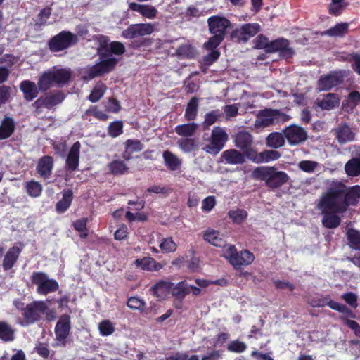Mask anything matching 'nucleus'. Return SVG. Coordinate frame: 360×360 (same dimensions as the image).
I'll use <instances>...</instances> for the list:
<instances>
[{
  "label": "nucleus",
  "instance_id": "obj_40",
  "mask_svg": "<svg viewBox=\"0 0 360 360\" xmlns=\"http://www.w3.org/2000/svg\"><path fill=\"white\" fill-rule=\"evenodd\" d=\"M198 98L193 97L187 104L184 117L186 120L191 121L196 118L198 110Z\"/></svg>",
  "mask_w": 360,
  "mask_h": 360
},
{
  "label": "nucleus",
  "instance_id": "obj_37",
  "mask_svg": "<svg viewBox=\"0 0 360 360\" xmlns=\"http://www.w3.org/2000/svg\"><path fill=\"white\" fill-rule=\"evenodd\" d=\"M198 127L195 122L178 125L175 127V132L184 137H190L195 134Z\"/></svg>",
  "mask_w": 360,
  "mask_h": 360
},
{
  "label": "nucleus",
  "instance_id": "obj_19",
  "mask_svg": "<svg viewBox=\"0 0 360 360\" xmlns=\"http://www.w3.org/2000/svg\"><path fill=\"white\" fill-rule=\"evenodd\" d=\"M288 45V41L283 38L271 41L268 46V52L279 51L284 57L290 58L293 55L294 51Z\"/></svg>",
  "mask_w": 360,
  "mask_h": 360
},
{
  "label": "nucleus",
  "instance_id": "obj_26",
  "mask_svg": "<svg viewBox=\"0 0 360 360\" xmlns=\"http://www.w3.org/2000/svg\"><path fill=\"white\" fill-rule=\"evenodd\" d=\"M15 127V124L13 119L6 116L0 124V140L10 137L13 133Z\"/></svg>",
  "mask_w": 360,
  "mask_h": 360
},
{
  "label": "nucleus",
  "instance_id": "obj_48",
  "mask_svg": "<svg viewBox=\"0 0 360 360\" xmlns=\"http://www.w3.org/2000/svg\"><path fill=\"white\" fill-rule=\"evenodd\" d=\"M208 51H210V52L205 56L202 58V60L201 62L202 71L205 72L206 69L211 65L214 61H216L218 58L219 57L220 53L214 50V49H208L207 47H205Z\"/></svg>",
  "mask_w": 360,
  "mask_h": 360
},
{
  "label": "nucleus",
  "instance_id": "obj_63",
  "mask_svg": "<svg viewBox=\"0 0 360 360\" xmlns=\"http://www.w3.org/2000/svg\"><path fill=\"white\" fill-rule=\"evenodd\" d=\"M342 319L349 328L354 331L356 335H360V326L356 321L350 320L345 316H342Z\"/></svg>",
  "mask_w": 360,
  "mask_h": 360
},
{
  "label": "nucleus",
  "instance_id": "obj_31",
  "mask_svg": "<svg viewBox=\"0 0 360 360\" xmlns=\"http://www.w3.org/2000/svg\"><path fill=\"white\" fill-rule=\"evenodd\" d=\"M224 160L231 165L242 164L245 162L244 155L236 149H229L222 153Z\"/></svg>",
  "mask_w": 360,
  "mask_h": 360
},
{
  "label": "nucleus",
  "instance_id": "obj_13",
  "mask_svg": "<svg viewBox=\"0 0 360 360\" xmlns=\"http://www.w3.org/2000/svg\"><path fill=\"white\" fill-rule=\"evenodd\" d=\"M323 201V194L321 196L320 202L318 204L319 210H321L323 217L322 219L323 225L328 229H334L338 227L340 224V218L336 215V213H342L345 211H336L332 209L326 210L322 205Z\"/></svg>",
  "mask_w": 360,
  "mask_h": 360
},
{
  "label": "nucleus",
  "instance_id": "obj_28",
  "mask_svg": "<svg viewBox=\"0 0 360 360\" xmlns=\"http://www.w3.org/2000/svg\"><path fill=\"white\" fill-rule=\"evenodd\" d=\"M20 253V249L16 246H13L8 250L4 256L3 261L2 265L4 270H9L13 266L19 257Z\"/></svg>",
  "mask_w": 360,
  "mask_h": 360
},
{
  "label": "nucleus",
  "instance_id": "obj_2",
  "mask_svg": "<svg viewBox=\"0 0 360 360\" xmlns=\"http://www.w3.org/2000/svg\"><path fill=\"white\" fill-rule=\"evenodd\" d=\"M96 39L99 44L97 49L101 61L87 69L86 75L84 76L86 80L92 79L111 71L117 63V60L112 54L120 56L125 51V47L121 42L108 43V39L103 36L97 37Z\"/></svg>",
  "mask_w": 360,
  "mask_h": 360
},
{
  "label": "nucleus",
  "instance_id": "obj_59",
  "mask_svg": "<svg viewBox=\"0 0 360 360\" xmlns=\"http://www.w3.org/2000/svg\"><path fill=\"white\" fill-rule=\"evenodd\" d=\"M178 144L185 153H191L194 149V141L192 139H181L178 141Z\"/></svg>",
  "mask_w": 360,
  "mask_h": 360
},
{
  "label": "nucleus",
  "instance_id": "obj_21",
  "mask_svg": "<svg viewBox=\"0 0 360 360\" xmlns=\"http://www.w3.org/2000/svg\"><path fill=\"white\" fill-rule=\"evenodd\" d=\"M136 267L147 271H158L160 270L163 265L156 262L153 258L145 257L141 259H137L134 262Z\"/></svg>",
  "mask_w": 360,
  "mask_h": 360
},
{
  "label": "nucleus",
  "instance_id": "obj_41",
  "mask_svg": "<svg viewBox=\"0 0 360 360\" xmlns=\"http://www.w3.org/2000/svg\"><path fill=\"white\" fill-rule=\"evenodd\" d=\"M223 117V112L219 109L212 110L205 115V120L202 123L204 129H208L211 125L219 121Z\"/></svg>",
  "mask_w": 360,
  "mask_h": 360
},
{
  "label": "nucleus",
  "instance_id": "obj_42",
  "mask_svg": "<svg viewBox=\"0 0 360 360\" xmlns=\"http://www.w3.org/2000/svg\"><path fill=\"white\" fill-rule=\"evenodd\" d=\"M346 174L350 176H356L360 174V157L354 158L347 162L345 165Z\"/></svg>",
  "mask_w": 360,
  "mask_h": 360
},
{
  "label": "nucleus",
  "instance_id": "obj_47",
  "mask_svg": "<svg viewBox=\"0 0 360 360\" xmlns=\"http://www.w3.org/2000/svg\"><path fill=\"white\" fill-rule=\"evenodd\" d=\"M189 293L190 287L185 281L179 282L176 285L172 283V295L180 298H184L186 295H188Z\"/></svg>",
  "mask_w": 360,
  "mask_h": 360
},
{
  "label": "nucleus",
  "instance_id": "obj_44",
  "mask_svg": "<svg viewBox=\"0 0 360 360\" xmlns=\"http://www.w3.org/2000/svg\"><path fill=\"white\" fill-rule=\"evenodd\" d=\"M72 200V191L68 190L64 191L63 198L56 204V210L59 213L65 212L70 207Z\"/></svg>",
  "mask_w": 360,
  "mask_h": 360
},
{
  "label": "nucleus",
  "instance_id": "obj_22",
  "mask_svg": "<svg viewBox=\"0 0 360 360\" xmlns=\"http://www.w3.org/2000/svg\"><path fill=\"white\" fill-rule=\"evenodd\" d=\"M316 104L322 110H330L338 106L340 98L337 94L329 93L324 95L322 98H317Z\"/></svg>",
  "mask_w": 360,
  "mask_h": 360
},
{
  "label": "nucleus",
  "instance_id": "obj_8",
  "mask_svg": "<svg viewBox=\"0 0 360 360\" xmlns=\"http://www.w3.org/2000/svg\"><path fill=\"white\" fill-rule=\"evenodd\" d=\"M77 41V37L72 33L63 31L55 36L49 42V48L52 51L64 50Z\"/></svg>",
  "mask_w": 360,
  "mask_h": 360
},
{
  "label": "nucleus",
  "instance_id": "obj_49",
  "mask_svg": "<svg viewBox=\"0 0 360 360\" xmlns=\"http://www.w3.org/2000/svg\"><path fill=\"white\" fill-rule=\"evenodd\" d=\"M108 168L113 174H124L128 170L126 164L121 160H113L108 164Z\"/></svg>",
  "mask_w": 360,
  "mask_h": 360
},
{
  "label": "nucleus",
  "instance_id": "obj_29",
  "mask_svg": "<svg viewBox=\"0 0 360 360\" xmlns=\"http://www.w3.org/2000/svg\"><path fill=\"white\" fill-rule=\"evenodd\" d=\"M203 238L209 243L217 247H223L224 248L225 246H227L219 233L214 229L206 230L204 232Z\"/></svg>",
  "mask_w": 360,
  "mask_h": 360
},
{
  "label": "nucleus",
  "instance_id": "obj_55",
  "mask_svg": "<svg viewBox=\"0 0 360 360\" xmlns=\"http://www.w3.org/2000/svg\"><path fill=\"white\" fill-rule=\"evenodd\" d=\"M26 190L30 196L38 197L42 191V186L39 183L31 181L27 184Z\"/></svg>",
  "mask_w": 360,
  "mask_h": 360
},
{
  "label": "nucleus",
  "instance_id": "obj_1",
  "mask_svg": "<svg viewBox=\"0 0 360 360\" xmlns=\"http://www.w3.org/2000/svg\"><path fill=\"white\" fill-rule=\"evenodd\" d=\"M359 198L360 186L347 188L342 182L333 180L328 182L327 191L323 193L322 205L325 210L345 211L349 205H356Z\"/></svg>",
  "mask_w": 360,
  "mask_h": 360
},
{
  "label": "nucleus",
  "instance_id": "obj_18",
  "mask_svg": "<svg viewBox=\"0 0 360 360\" xmlns=\"http://www.w3.org/2000/svg\"><path fill=\"white\" fill-rule=\"evenodd\" d=\"M129 8L139 13L142 17L152 20L156 18L158 13V9L150 4H141L135 2H130L128 4Z\"/></svg>",
  "mask_w": 360,
  "mask_h": 360
},
{
  "label": "nucleus",
  "instance_id": "obj_62",
  "mask_svg": "<svg viewBox=\"0 0 360 360\" xmlns=\"http://www.w3.org/2000/svg\"><path fill=\"white\" fill-rule=\"evenodd\" d=\"M246 348L247 346L244 342L238 340L231 342L228 347L229 351L234 352H243Z\"/></svg>",
  "mask_w": 360,
  "mask_h": 360
},
{
  "label": "nucleus",
  "instance_id": "obj_6",
  "mask_svg": "<svg viewBox=\"0 0 360 360\" xmlns=\"http://www.w3.org/2000/svg\"><path fill=\"white\" fill-rule=\"evenodd\" d=\"M228 138V134L223 128L215 127L211 133L210 143L205 145L202 149L209 154L217 155L222 150Z\"/></svg>",
  "mask_w": 360,
  "mask_h": 360
},
{
  "label": "nucleus",
  "instance_id": "obj_52",
  "mask_svg": "<svg viewBox=\"0 0 360 360\" xmlns=\"http://www.w3.org/2000/svg\"><path fill=\"white\" fill-rule=\"evenodd\" d=\"M229 217L235 224H241L248 217V212L244 210L237 209L230 210L228 212Z\"/></svg>",
  "mask_w": 360,
  "mask_h": 360
},
{
  "label": "nucleus",
  "instance_id": "obj_64",
  "mask_svg": "<svg viewBox=\"0 0 360 360\" xmlns=\"http://www.w3.org/2000/svg\"><path fill=\"white\" fill-rule=\"evenodd\" d=\"M347 102L351 108H353L360 103V93L356 91H352L349 96Z\"/></svg>",
  "mask_w": 360,
  "mask_h": 360
},
{
  "label": "nucleus",
  "instance_id": "obj_9",
  "mask_svg": "<svg viewBox=\"0 0 360 360\" xmlns=\"http://www.w3.org/2000/svg\"><path fill=\"white\" fill-rule=\"evenodd\" d=\"M281 115L279 110L271 109L262 110L257 115L254 127L259 129L273 125L279 121Z\"/></svg>",
  "mask_w": 360,
  "mask_h": 360
},
{
  "label": "nucleus",
  "instance_id": "obj_34",
  "mask_svg": "<svg viewBox=\"0 0 360 360\" xmlns=\"http://www.w3.org/2000/svg\"><path fill=\"white\" fill-rule=\"evenodd\" d=\"M55 84L54 77L51 70L42 73L38 80V89L40 91H46Z\"/></svg>",
  "mask_w": 360,
  "mask_h": 360
},
{
  "label": "nucleus",
  "instance_id": "obj_17",
  "mask_svg": "<svg viewBox=\"0 0 360 360\" xmlns=\"http://www.w3.org/2000/svg\"><path fill=\"white\" fill-rule=\"evenodd\" d=\"M64 98L65 96L60 91H58L54 94L40 97L34 101L33 105L36 108H46L50 109L60 103Z\"/></svg>",
  "mask_w": 360,
  "mask_h": 360
},
{
  "label": "nucleus",
  "instance_id": "obj_36",
  "mask_svg": "<svg viewBox=\"0 0 360 360\" xmlns=\"http://www.w3.org/2000/svg\"><path fill=\"white\" fill-rule=\"evenodd\" d=\"M125 153L123 155L125 160H130L133 153L139 152L143 149V144L136 139H128L125 143Z\"/></svg>",
  "mask_w": 360,
  "mask_h": 360
},
{
  "label": "nucleus",
  "instance_id": "obj_43",
  "mask_svg": "<svg viewBox=\"0 0 360 360\" xmlns=\"http://www.w3.org/2000/svg\"><path fill=\"white\" fill-rule=\"evenodd\" d=\"M14 338V329L7 323L0 321V339L4 342H11Z\"/></svg>",
  "mask_w": 360,
  "mask_h": 360
},
{
  "label": "nucleus",
  "instance_id": "obj_45",
  "mask_svg": "<svg viewBox=\"0 0 360 360\" xmlns=\"http://www.w3.org/2000/svg\"><path fill=\"white\" fill-rule=\"evenodd\" d=\"M349 25L347 22H341L337 24L335 26L326 30L323 34L330 37H342L348 30Z\"/></svg>",
  "mask_w": 360,
  "mask_h": 360
},
{
  "label": "nucleus",
  "instance_id": "obj_12",
  "mask_svg": "<svg viewBox=\"0 0 360 360\" xmlns=\"http://www.w3.org/2000/svg\"><path fill=\"white\" fill-rule=\"evenodd\" d=\"M345 77L344 72H333L322 76L318 81L320 91H328L342 82Z\"/></svg>",
  "mask_w": 360,
  "mask_h": 360
},
{
  "label": "nucleus",
  "instance_id": "obj_38",
  "mask_svg": "<svg viewBox=\"0 0 360 360\" xmlns=\"http://www.w3.org/2000/svg\"><path fill=\"white\" fill-rule=\"evenodd\" d=\"M273 172L274 167H258L253 170L252 177L255 180L265 181L266 184L267 180Z\"/></svg>",
  "mask_w": 360,
  "mask_h": 360
},
{
  "label": "nucleus",
  "instance_id": "obj_14",
  "mask_svg": "<svg viewBox=\"0 0 360 360\" xmlns=\"http://www.w3.org/2000/svg\"><path fill=\"white\" fill-rule=\"evenodd\" d=\"M284 136L291 146H296L304 142L307 137L304 129L297 125H291L283 131Z\"/></svg>",
  "mask_w": 360,
  "mask_h": 360
},
{
  "label": "nucleus",
  "instance_id": "obj_51",
  "mask_svg": "<svg viewBox=\"0 0 360 360\" xmlns=\"http://www.w3.org/2000/svg\"><path fill=\"white\" fill-rule=\"evenodd\" d=\"M106 86L102 83H97L92 91L91 92L89 99L93 103L99 101L105 94Z\"/></svg>",
  "mask_w": 360,
  "mask_h": 360
},
{
  "label": "nucleus",
  "instance_id": "obj_11",
  "mask_svg": "<svg viewBox=\"0 0 360 360\" xmlns=\"http://www.w3.org/2000/svg\"><path fill=\"white\" fill-rule=\"evenodd\" d=\"M153 31L154 25L152 23L133 24L122 32V36L125 39H133L149 35Z\"/></svg>",
  "mask_w": 360,
  "mask_h": 360
},
{
  "label": "nucleus",
  "instance_id": "obj_33",
  "mask_svg": "<svg viewBox=\"0 0 360 360\" xmlns=\"http://www.w3.org/2000/svg\"><path fill=\"white\" fill-rule=\"evenodd\" d=\"M335 136L338 142L341 144L354 140V134L347 125L339 126L335 129Z\"/></svg>",
  "mask_w": 360,
  "mask_h": 360
},
{
  "label": "nucleus",
  "instance_id": "obj_50",
  "mask_svg": "<svg viewBox=\"0 0 360 360\" xmlns=\"http://www.w3.org/2000/svg\"><path fill=\"white\" fill-rule=\"evenodd\" d=\"M176 54L181 58H193L195 54V51L191 45L185 44H182L176 49Z\"/></svg>",
  "mask_w": 360,
  "mask_h": 360
},
{
  "label": "nucleus",
  "instance_id": "obj_20",
  "mask_svg": "<svg viewBox=\"0 0 360 360\" xmlns=\"http://www.w3.org/2000/svg\"><path fill=\"white\" fill-rule=\"evenodd\" d=\"M81 144L79 141L75 142L71 147L66 159V167L71 171L77 169L79 160V151Z\"/></svg>",
  "mask_w": 360,
  "mask_h": 360
},
{
  "label": "nucleus",
  "instance_id": "obj_61",
  "mask_svg": "<svg viewBox=\"0 0 360 360\" xmlns=\"http://www.w3.org/2000/svg\"><path fill=\"white\" fill-rule=\"evenodd\" d=\"M127 307L132 309L140 310L144 307V302L136 297H131L128 300Z\"/></svg>",
  "mask_w": 360,
  "mask_h": 360
},
{
  "label": "nucleus",
  "instance_id": "obj_35",
  "mask_svg": "<svg viewBox=\"0 0 360 360\" xmlns=\"http://www.w3.org/2000/svg\"><path fill=\"white\" fill-rule=\"evenodd\" d=\"M172 283L159 281L152 288L153 293L160 299L165 298L168 294H172Z\"/></svg>",
  "mask_w": 360,
  "mask_h": 360
},
{
  "label": "nucleus",
  "instance_id": "obj_60",
  "mask_svg": "<svg viewBox=\"0 0 360 360\" xmlns=\"http://www.w3.org/2000/svg\"><path fill=\"white\" fill-rule=\"evenodd\" d=\"M270 41L264 35H259L255 39V45L257 49H264L268 52V46H269Z\"/></svg>",
  "mask_w": 360,
  "mask_h": 360
},
{
  "label": "nucleus",
  "instance_id": "obj_53",
  "mask_svg": "<svg viewBox=\"0 0 360 360\" xmlns=\"http://www.w3.org/2000/svg\"><path fill=\"white\" fill-rule=\"evenodd\" d=\"M347 238L350 246L356 250H360V232L349 229L347 231Z\"/></svg>",
  "mask_w": 360,
  "mask_h": 360
},
{
  "label": "nucleus",
  "instance_id": "obj_32",
  "mask_svg": "<svg viewBox=\"0 0 360 360\" xmlns=\"http://www.w3.org/2000/svg\"><path fill=\"white\" fill-rule=\"evenodd\" d=\"M325 304H327L331 309L336 310L339 312H341V313L347 315V316H349L351 318L355 317V316L352 313V311L349 308H347L345 305H344L341 303L335 302V301L330 300L326 304H325L323 302H321V301H319L317 303H311V305L314 307H323Z\"/></svg>",
  "mask_w": 360,
  "mask_h": 360
},
{
  "label": "nucleus",
  "instance_id": "obj_5",
  "mask_svg": "<svg viewBox=\"0 0 360 360\" xmlns=\"http://www.w3.org/2000/svg\"><path fill=\"white\" fill-rule=\"evenodd\" d=\"M222 255L236 269L241 266L249 265L255 259L254 255L250 251L245 250L239 254L235 246L232 245H227L224 247Z\"/></svg>",
  "mask_w": 360,
  "mask_h": 360
},
{
  "label": "nucleus",
  "instance_id": "obj_39",
  "mask_svg": "<svg viewBox=\"0 0 360 360\" xmlns=\"http://www.w3.org/2000/svg\"><path fill=\"white\" fill-rule=\"evenodd\" d=\"M285 136L278 132L270 134L266 139V145L272 148H278L285 144Z\"/></svg>",
  "mask_w": 360,
  "mask_h": 360
},
{
  "label": "nucleus",
  "instance_id": "obj_23",
  "mask_svg": "<svg viewBox=\"0 0 360 360\" xmlns=\"http://www.w3.org/2000/svg\"><path fill=\"white\" fill-rule=\"evenodd\" d=\"M53 167V160L52 157L46 155L39 159L37 171L41 177L47 179L51 176Z\"/></svg>",
  "mask_w": 360,
  "mask_h": 360
},
{
  "label": "nucleus",
  "instance_id": "obj_54",
  "mask_svg": "<svg viewBox=\"0 0 360 360\" xmlns=\"http://www.w3.org/2000/svg\"><path fill=\"white\" fill-rule=\"evenodd\" d=\"M160 248L164 252H173L176 250V244L173 240L172 238H163L160 245Z\"/></svg>",
  "mask_w": 360,
  "mask_h": 360
},
{
  "label": "nucleus",
  "instance_id": "obj_27",
  "mask_svg": "<svg viewBox=\"0 0 360 360\" xmlns=\"http://www.w3.org/2000/svg\"><path fill=\"white\" fill-rule=\"evenodd\" d=\"M20 90L24 94V97L27 101H32L38 95V89L34 82L29 80L22 81L20 85Z\"/></svg>",
  "mask_w": 360,
  "mask_h": 360
},
{
  "label": "nucleus",
  "instance_id": "obj_46",
  "mask_svg": "<svg viewBox=\"0 0 360 360\" xmlns=\"http://www.w3.org/2000/svg\"><path fill=\"white\" fill-rule=\"evenodd\" d=\"M163 158L166 166L172 171L176 170L181 163L180 159L170 151H165Z\"/></svg>",
  "mask_w": 360,
  "mask_h": 360
},
{
  "label": "nucleus",
  "instance_id": "obj_24",
  "mask_svg": "<svg viewBox=\"0 0 360 360\" xmlns=\"http://www.w3.org/2000/svg\"><path fill=\"white\" fill-rule=\"evenodd\" d=\"M288 179L287 174L283 172H278L274 167V172H271L266 185L272 188H277L285 184Z\"/></svg>",
  "mask_w": 360,
  "mask_h": 360
},
{
  "label": "nucleus",
  "instance_id": "obj_16",
  "mask_svg": "<svg viewBox=\"0 0 360 360\" xmlns=\"http://www.w3.org/2000/svg\"><path fill=\"white\" fill-rule=\"evenodd\" d=\"M247 156L253 162L260 164L278 160L281 157V153L274 150H265L259 153L250 150L247 153Z\"/></svg>",
  "mask_w": 360,
  "mask_h": 360
},
{
  "label": "nucleus",
  "instance_id": "obj_25",
  "mask_svg": "<svg viewBox=\"0 0 360 360\" xmlns=\"http://www.w3.org/2000/svg\"><path fill=\"white\" fill-rule=\"evenodd\" d=\"M54 77L55 84L58 86L65 84L71 77V72L67 68H56L53 67L51 69Z\"/></svg>",
  "mask_w": 360,
  "mask_h": 360
},
{
  "label": "nucleus",
  "instance_id": "obj_58",
  "mask_svg": "<svg viewBox=\"0 0 360 360\" xmlns=\"http://www.w3.org/2000/svg\"><path fill=\"white\" fill-rule=\"evenodd\" d=\"M122 122L116 121L112 122L108 127V134L112 137H117L122 133Z\"/></svg>",
  "mask_w": 360,
  "mask_h": 360
},
{
  "label": "nucleus",
  "instance_id": "obj_56",
  "mask_svg": "<svg viewBox=\"0 0 360 360\" xmlns=\"http://www.w3.org/2000/svg\"><path fill=\"white\" fill-rule=\"evenodd\" d=\"M297 166L302 171L307 173H311L317 168L319 163L312 160H302L298 163Z\"/></svg>",
  "mask_w": 360,
  "mask_h": 360
},
{
  "label": "nucleus",
  "instance_id": "obj_30",
  "mask_svg": "<svg viewBox=\"0 0 360 360\" xmlns=\"http://www.w3.org/2000/svg\"><path fill=\"white\" fill-rule=\"evenodd\" d=\"M235 143L238 148L246 151L252 143V136L248 132L240 131L236 135Z\"/></svg>",
  "mask_w": 360,
  "mask_h": 360
},
{
  "label": "nucleus",
  "instance_id": "obj_7",
  "mask_svg": "<svg viewBox=\"0 0 360 360\" xmlns=\"http://www.w3.org/2000/svg\"><path fill=\"white\" fill-rule=\"evenodd\" d=\"M32 281L37 286V292L41 295L55 292L59 287L56 280L49 278L46 274L41 271L34 272L32 275Z\"/></svg>",
  "mask_w": 360,
  "mask_h": 360
},
{
  "label": "nucleus",
  "instance_id": "obj_4",
  "mask_svg": "<svg viewBox=\"0 0 360 360\" xmlns=\"http://www.w3.org/2000/svg\"><path fill=\"white\" fill-rule=\"evenodd\" d=\"M46 314L47 319L51 320L54 319V315L47 307L45 302L42 301L34 302L28 305L23 310L24 321L21 323L22 326H27L39 321L42 314Z\"/></svg>",
  "mask_w": 360,
  "mask_h": 360
},
{
  "label": "nucleus",
  "instance_id": "obj_57",
  "mask_svg": "<svg viewBox=\"0 0 360 360\" xmlns=\"http://www.w3.org/2000/svg\"><path fill=\"white\" fill-rule=\"evenodd\" d=\"M98 329L100 333L103 336L110 335L115 330L112 323L108 320L101 322L98 326Z\"/></svg>",
  "mask_w": 360,
  "mask_h": 360
},
{
  "label": "nucleus",
  "instance_id": "obj_3",
  "mask_svg": "<svg viewBox=\"0 0 360 360\" xmlns=\"http://www.w3.org/2000/svg\"><path fill=\"white\" fill-rule=\"evenodd\" d=\"M210 32L213 36L205 43L204 46L208 49L217 48L223 41L226 30L231 25L229 20L224 17L212 16L207 20Z\"/></svg>",
  "mask_w": 360,
  "mask_h": 360
},
{
  "label": "nucleus",
  "instance_id": "obj_15",
  "mask_svg": "<svg viewBox=\"0 0 360 360\" xmlns=\"http://www.w3.org/2000/svg\"><path fill=\"white\" fill-rule=\"evenodd\" d=\"M70 318L68 315L60 317L55 327V334L57 341L62 346L66 344V339L70 334Z\"/></svg>",
  "mask_w": 360,
  "mask_h": 360
},
{
  "label": "nucleus",
  "instance_id": "obj_10",
  "mask_svg": "<svg viewBox=\"0 0 360 360\" xmlns=\"http://www.w3.org/2000/svg\"><path fill=\"white\" fill-rule=\"evenodd\" d=\"M259 29L260 26L257 23L243 24L233 30L231 37L236 39L238 41L247 42L259 32Z\"/></svg>",
  "mask_w": 360,
  "mask_h": 360
}]
</instances>
